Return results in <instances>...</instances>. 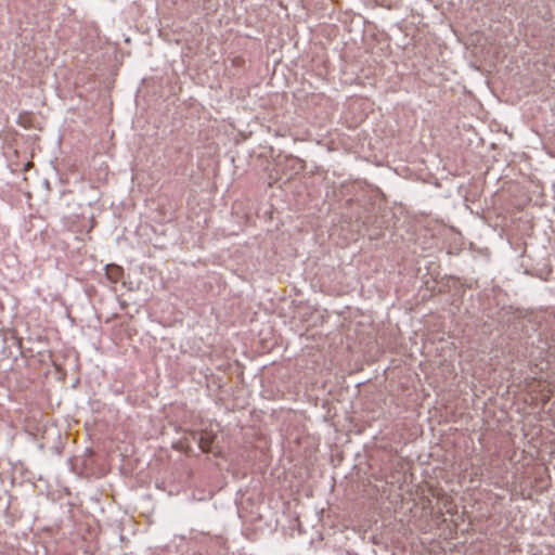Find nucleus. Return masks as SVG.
<instances>
[{
	"instance_id": "f257e3e1",
	"label": "nucleus",
	"mask_w": 555,
	"mask_h": 555,
	"mask_svg": "<svg viewBox=\"0 0 555 555\" xmlns=\"http://www.w3.org/2000/svg\"><path fill=\"white\" fill-rule=\"evenodd\" d=\"M193 439L197 442L203 452H210L215 440V435L207 431L195 433L193 434Z\"/></svg>"
},
{
	"instance_id": "f03ea898",
	"label": "nucleus",
	"mask_w": 555,
	"mask_h": 555,
	"mask_svg": "<svg viewBox=\"0 0 555 555\" xmlns=\"http://www.w3.org/2000/svg\"><path fill=\"white\" fill-rule=\"evenodd\" d=\"M122 272V268L119 266H107V276L114 282H117L120 279Z\"/></svg>"
}]
</instances>
